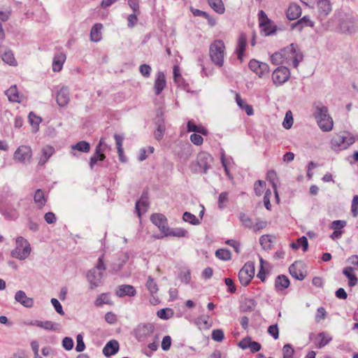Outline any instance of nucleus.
<instances>
[{
	"label": "nucleus",
	"instance_id": "obj_39",
	"mask_svg": "<svg viewBox=\"0 0 358 358\" xmlns=\"http://www.w3.org/2000/svg\"><path fill=\"white\" fill-rule=\"evenodd\" d=\"M236 101L237 105L242 109L244 110L248 115H252L254 110L252 106L245 102L238 94H236Z\"/></svg>",
	"mask_w": 358,
	"mask_h": 358
},
{
	"label": "nucleus",
	"instance_id": "obj_46",
	"mask_svg": "<svg viewBox=\"0 0 358 358\" xmlns=\"http://www.w3.org/2000/svg\"><path fill=\"white\" fill-rule=\"evenodd\" d=\"M215 256L217 258L223 260L229 261L231 259V253L229 250L221 248L215 251Z\"/></svg>",
	"mask_w": 358,
	"mask_h": 358
},
{
	"label": "nucleus",
	"instance_id": "obj_12",
	"mask_svg": "<svg viewBox=\"0 0 358 358\" xmlns=\"http://www.w3.org/2000/svg\"><path fill=\"white\" fill-rule=\"evenodd\" d=\"M289 273L292 277L299 280H303L307 275L306 271L303 268L302 263L297 261L289 266Z\"/></svg>",
	"mask_w": 358,
	"mask_h": 358
},
{
	"label": "nucleus",
	"instance_id": "obj_40",
	"mask_svg": "<svg viewBox=\"0 0 358 358\" xmlns=\"http://www.w3.org/2000/svg\"><path fill=\"white\" fill-rule=\"evenodd\" d=\"M188 232L183 228H168V231L164 234V236H176V237H186Z\"/></svg>",
	"mask_w": 358,
	"mask_h": 358
},
{
	"label": "nucleus",
	"instance_id": "obj_62",
	"mask_svg": "<svg viewBox=\"0 0 358 358\" xmlns=\"http://www.w3.org/2000/svg\"><path fill=\"white\" fill-rule=\"evenodd\" d=\"M151 66L148 64H143L139 66V71L141 75L145 78H149L151 73Z\"/></svg>",
	"mask_w": 358,
	"mask_h": 358
},
{
	"label": "nucleus",
	"instance_id": "obj_54",
	"mask_svg": "<svg viewBox=\"0 0 358 358\" xmlns=\"http://www.w3.org/2000/svg\"><path fill=\"white\" fill-rule=\"evenodd\" d=\"M293 124V117L292 114L290 110H288L286 114L285 117L284 118L282 125L285 129H290Z\"/></svg>",
	"mask_w": 358,
	"mask_h": 358
},
{
	"label": "nucleus",
	"instance_id": "obj_32",
	"mask_svg": "<svg viewBox=\"0 0 358 358\" xmlns=\"http://www.w3.org/2000/svg\"><path fill=\"white\" fill-rule=\"evenodd\" d=\"M148 192L147 191H143L141 199L136 202L135 205L136 211L139 217L141 216L140 206L146 209L148 207Z\"/></svg>",
	"mask_w": 358,
	"mask_h": 358
},
{
	"label": "nucleus",
	"instance_id": "obj_51",
	"mask_svg": "<svg viewBox=\"0 0 358 358\" xmlns=\"http://www.w3.org/2000/svg\"><path fill=\"white\" fill-rule=\"evenodd\" d=\"M241 270L243 271L251 279L255 275V264L252 262H246Z\"/></svg>",
	"mask_w": 358,
	"mask_h": 358
},
{
	"label": "nucleus",
	"instance_id": "obj_9",
	"mask_svg": "<svg viewBox=\"0 0 358 358\" xmlns=\"http://www.w3.org/2000/svg\"><path fill=\"white\" fill-rule=\"evenodd\" d=\"M339 27L343 33H355L357 30L355 19L350 15L345 14L340 19Z\"/></svg>",
	"mask_w": 358,
	"mask_h": 358
},
{
	"label": "nucleus",
	"instance_id": "obj_25",
	"mask_svg": "<svg viewBox=\"0 0 358 358\" xmlns=\"http://www.w3.org/2000/svg\"><path fill=\"white\" fill-rule=\"evenodd\" d=\"M301 15V8L300 6L295 3H290L286 13L287 19L289 20H294L298 19Z\"/></svg>",
	"mask_w": 358,
	"mask_h": 358
},
{
	"label": "nucleus",
	"instance_id": "obj_52",
	"mask_svg": "<svg viewBox=\"0 0 358 358\" xmlns=\"http://www.w3.org/2000/svg\"><path fill=\"white\" fill-rule=\"evenodd\" d=\"M259 243L264 250H270L272 248V241L270 235L262 236L259 238Z\"/></svg>",
	"mask_w": 358,
	"mask_h": 358
},
{
	"label": "nucleus",
	"instance_id": "obj_42",
	"mask_svg": "<svg viewBox=\"0 0 358 358\" xmlns=\"http://www.w3.org/2000/svg\"><path fill=\"white\" fill-rule=\"evenodd\" d=\"M114 138L115 140V143H116V145H117V153L119 155V159L122 162H125L126 158L124 156V150L122 148L123 137L121 136L120 135L115 134L114 135Z\"/></svg>",
	"mask_w": 358,
	"mask_h": 358
},
{
	"label": "nucleus",
	"instance_id": "obj_29",
	"mask_svg": "<svg viewBox=\"0 0 358 358\" xmlns=\"http://www.w3.org/2000/svg\"><path fill=\"white\" fill-rule=\"evenodd\" d=\"M194 323L199 327V329H208L213 325V322L208 315H202L196 318Z\"/></svg>",
	"mask_w": 358,
	"mask_h": 358
},
{
	"label": "nucleus",
	"instance_id": "obj_31",
	"mask_svg": "<svg viewBox=\"0 0 358 358\" xmlns=\"http://www.w3.org/2000/svg\"><path fill=\"white\" fill-rule=\"evenodd\" d=\"M66 60V55L63 52L55 55L52 62V70L59 72L62 70L63 64Z\"/></svg>",
	"mask_w": 358,
	"mask_h": 358
},
{
	"label": "nucleus",
	"instance_id": "obj_36",
	"mask_svg": "<svg viewBox=\"0 0 358 358\" xmlns=\"http://www.w3.org/2000/svg\"><path fill=\"white\" fill-rule=\"evenodd\" d=\"M8 99L11 102L20 103L19 92L15 85H12L9 89L5 92Z\"/></svg>",
	"mask_w": 358,
	"mask_h": 358
},
{
	"label": "nucleus",
	"instance_id": "obj_16",
	"mask_svg": "<svg viewBox=\"0 0 358 358\" xmlns=\"http://www.w3.org/2000/svg\"><path fill=\"white\" fill-rule=\"evenodd\" d=\"M212 161V158L210 155L203 152L200 153L198 156L196 165L199 167V170L202 171L203 173H206L207 171L210 167V162Z\"/></svg>",
	"mask_w": 358,
	"mask_h": 358
},
{
	"label": "nucleus",
	"instance_id": "obj_53",
	"mask_svg": "<svg viewBox=\"0 0 358 358\" xmlns=\"http://www.w3.org/2000/svg\"><path fill=\"white\" fill-rule=\"evenodd\" d=\"M318 337L320 338V341L317 344L319 348H322L327 345L332 339L331 336H327L325 332H320L318 334Z\"/></svg>",
	"mask_w": 358,
	"mask_h": 358
},
{
	"label": "nucleus",
	"instance_id": "obj_18",
	"mask_svg": "<svg viewBox=\"0 0 358 358\" xmlns=\"http://www.w3.org/2000/svg\"><path fill=\"white\" fill-rule=\"evenodd\" d=\"M28 324L31 326H36L50 331H57L59 329V324L48 320L43 322L40 320H32L28 323Z\"/></svg>",
	"mask_w": 358,
	"mask_h": 358
},
{
	"label": "nucleus",
	"instance_id": "obj_35",
	"mask_svg": "<svg viewBox=\"0 0 358 358\" xmlns=\"http://www.w3.org/2000/svg\"><path fill=\"white\" fill-rule=\"evenodd\" d=\"M187 130L188 132H195L206 136L208 130L201 125H196L193 121L189 120L187 124Z\"/></svg>",
	"mask_w": 358,
	"mask_h": 358
},
{
	"label": "nucleus",
	"instance_id": "obj_63",
	"mask_svg": "<svg viewBox=\"0 0 358 358\" xmlns=\"http://www.w3.org/2000/svg\"><path fill=\"white\" fill-rule=\"evenodd\" d=\"M76 350L78 352H83L85 349V344L83 341V337L81 334H78L76 337Z\"/></svg>",
	"mask_w": 358,
	"mask_h": 358
},
{
	"label": "nucleus",
	"instance_id": "obj_3",
	"mask_svg": "<svg viewBox=\"0 0 358 358\" xmlns=\"http://www.w3.org/2000/svg\"><path fill=\"white\" fill-rule=\"evenodd\" d=\"M314 116L317 120L319 127L323 131H329L332 130L334 122L329 114V110L327 106H317Z\"/></svg>",
	"mask_w": 358,
	"mask_h": 358
},
{
	"label": "nucleus",
	"instance_id": "obj_22",
	"mask_svg": "<svg viewBox=\"0 0 358 358\" xmlns=\"http://www.w3.org/2000/svg\"><path fill=\"white\" fill-rule=\"evenodd\" d=\"M115 294L119 297L134 296L136 294L135 287L130 285H122L117 287Z\"/></svg>",
	"mask_w": 358,
	"mask_h": 358
},
{
	"label": "nucleus",
	"instance_id": "obj_26",
	"mask_svg": "<svg viewBox=\"0 0 358 358\" xmlns=\"http://www.w3.org/2000/svg\"><path fill=\"white\" fill-rule=\"evenodd\" d=\"M306 27H314V22L310 20V17L308 15L303 16L302 18L299 19L296 22L292 24L291 26L292 29H296L299 31H301Z\"/></svg>",
	"mask_w": 358,
	"mask_h": 358
},
{
	"label": "nucleus",
	"instance_id": "obj_21",
	"mask_svg": "<svg viewBox=\"0 0 358 358\" xmlns=\"http://www.w3.org/2000/svg\"><path fill=\"white\" fill-rule=\"evenodd\" d=\"M166 85L165 75L163 72L159 71L157 74L154 84V90L155 95L158 96L161 94Z\"/></svg>",
	"mask_w": 358,
	"mask_h": 358
},
{
	"label": "nucleus",
	"instance_id": "obj_56",
	"mask_svg": "<svg viewBox=\"0 0 358 358\" xmlns=\"http://www.w3.org/2000/svg\"><path fill=\"white\" fill-rule=\"evenodd\" d=\"M211 337L214 341L221 342L224 338V331L220 329H214L212 331Z\"/></svg>",
	"mask_w": 358,
	"mask_h": 358
},
{
	"label": "nucleus",
	"instance_id": "obj_14",
	"mask_svg": "<svg viewBox=\"0 0 358 358\" xmlns=\"http://www.w3.org/2000/svg\"><path fill=\"white\" fill-rule=\"evenodd\" d=\"M316 4L318 16L321 20L326 18L332 10V5L329 0H317Z\"/></svg>",
	"mask_w": 358,
	"mask_h": 358
},
{
	"label": "nucleus",
	"instance_id": "obj_30",
	"mask_svg": "<svg viewBox=\"0 0 358 358\" xmlns=\"http://www.w3.org/2000/svg\"><path fill=\"white\" fill-rule=\"evenodd\" d=\"M106 157L102 150L95 149L94 153L90 158L89 166L90 169L92 170L98 162H103Z\"/></svg>",
	"mask_w": 358,
	"mask_h": 358
},
{
	"label": "nucleus",
	"instance_id": "obj_4",
	"mask_svg": "<svg viewBox=\"0 0 358 358\" xmlns=\"http://www.w3.org/2000/svg\"><path fill=\"white\" fill-rule=\"evenodd\" d=\"M225 45L222 40H216L210 45V57L211 61L220 67L224 64Z\"/></svg>",
	"mask_w": 358,
	"mask_h": 358
},
{
	"label": "nucleus",
	"instance_id": "obj_8",
	"mask_svg": "<svg viewBox=\"0 0 358 358\" xmlns=\"http://www.w3.org/2000/svg\"><path fill=\"white\" fill-rule=\"evenodd\" d=\"M32 157V150L30 146L20 145L14 152L13 159L21 163L29 162Z\"/></svg>",
	"mask_w": 358,
	"mask_h": 358
},
{
	"label": "nucleus",
	"instance_id": "obj_20",
	"mask_svg": "<svg viewBox=\"0 0 358 358\" xmlns=\"http://www.w3.org/2000/svg\"><path fill=\"white\" fill-rule=\"evenodd\" d=\"M15 300L25 308H31L34 306V299L27 296L22 290H19L15 293Z\"/></svg>",
	"mask_w": 358,
	"mask_h": 358
},
{
	"label": "nucleus",
	"instance_id": "obj_13",
	"mask_svg": "<svg viewBox=\"0 0 358 358\" xmlns=\"http://www.w3.org/2000/svg\"><path fill=\"white\" fill-rule=\"evenodd\" d=\"M151 222L157 226L160 231L164 235L168 231V221L166 216L161 213H154L150 216Z\"/></svg>",
	"mask_w": 358,
	"mask_h": 358
},
{
	"label": "nucleus",
	"instance_id": "obj_1",
	"mask_svg": "<svg viewBox=\"0 0 358 358\" xmlns=\"http://www.w3.org/2000/svg\"><path fill=\"white\" fill-rule=\"evenodd\" d=\"M288 57L292 58V65L294 68H297L303 59V55L298 49L296 44L291 43L280 52H276L271 55V62L275 65L280 64H282L283 59H288Z\"/></svg>",
	"mask_w": 358,
	"mask_h": 358
},
{
	"label": "nucleus",
	"instance_id": "obj_24",
	"mask_svg": "<svg viewBox=\"0 0 358 358\" xmlns=\"http://www.w3.org/2000/svg\"><path fill=\"white\" fill-rule=\"evenodd\" d=\"M30 252L31 247L29 243H27V245H25L23 248L17 247L15 249L13 250L11 252V256L14 258L24 260L28 257Z\"/></svg>",
	"mask_w": 358,
	"mask_h": 358
},
{
	"label": "nucleus",
	"instance_id": "obj_57",
	"mask_svg": "<svg viewBox=\"0 0 358 358\" xmlns=\"http://www.w3.org/2000/svg\"><path fill=\"white\" fill-rule=\"evenodd\" d=\"M294 350L290 344H285L282 348L283 358H293Z\"/></svg>",
	"mask_w": 358,
	"mask_h": 358
},
{
	"label": "nucleus",
	"instance_id": "obj_6",
	"mask_svg": "<svg viewBox=\"0 0 358 358\" xmlns=\"http://www.w3.org/2000/svg\"><path fill=\"white\" fill-rule=\"evenodd\" d=\"M290 78L289 69L286 66H278L272 73L273 84L276 86L281 85L287 82Z\"/></svg>",
	"mask_w": 358,
	"mask_h": 358
},
{
	"label": "nucleus",
	"instance_id": "obj_47",
	"mask_svg": "<svg viewBox=\"0 0 358 358\" xmlns=\"http://www.w3.org/2000/svg\"><path fill=\"white\" fill-rule=\"evenodd\" d=\"M229 201V192H223L220 194L217 200L218 208L220 210L224 209L227 206Z\"/></svg>",
	"mask_w": 358,
	"mask_h": 358
},
{
	"label": "nucleus",
	"instance_id": "obj_49",
	"mask_svg": "<svg viewBox=\"0 0 358 358\" xmlns=\"http://www.w3.org/2000/svg\"><path fill=\"white\" fill-rule=\"evenodd\" d=\"M29 122L35 131L38 130L39 124L41 122V118L35 115L34 112H30L28 116Z\"/></svg>",
	"mask_w": 358,
	"mask_h": 358
},
{
	"label": "nucleus",
	"instance_id": "obj_38",
	"mask_svg": "<svg viewBox=\"0 0 358 358\" xmlns=\"http://www.w3.org/2000/svg\"><path fill=\"white\" fill-rule=\"evenodd\" d=\"M54 148L52 146L46 145L42 148L41 150V157L39 159L38 164L40 165H44L48 159L54 153Z\"/></svg>",
	"mask_w": 358,
	"mask_h": 358
},
{
	"label": "nucleus",
	"instance_id": "obj_44",
	"mask_svg": "<svg viewBox=\"0 0 358 358\" xmlns=\"http://www.w3.org/2000/svg\"><path fill=\"white\" fill-rule=\"evenodd\" d=\"M71 148L73 150L87 153L90 150V144L85 141H81L74 145H71Z\"/></svg>",
	"mask_w": 358,
	"mask_h": 358
},
{
	"label": "nucleus",
	"instance_id": "obj_17",
	"mask_svg": "<svg viewBox=\"0 0 358 358\" xmlns=\"http://www.w3.org/2000/svg\"><path fill=\"white\" fill-rule=\"evenodd\" d=\"M57 103L61 106H66L70 101L69 90L67 87H62L57 93Z\"/></svg>",
	"mask_w": 358,
	"mask_h": 358
},
{
	"label": "nucleus",
	"instance_id": "obj_27",
	"mask_svg": "<svg viewBox=\"0 0 358 358\" xmlns=\"http://www.w3.org/2000/svg\"><path fill=\"white\" fill-rule=\"evenodd\" d=\"M0 55L4 62L11 66L17 64L13 53L10 50H6L3 45H0Z\"/></svg>",
	"mask_w": 358,
	"mask_h": 358
},
{
	"label": "nucleus",
	"instance_id": "obj_41",
	"mask_svg": "<svg viewBox=\"0 0 358 358\" xmlns=\"http://www.w3.org/2000/svg\"><path fill=\"white\" fill-rule=\"evenodd\" d=\"M34 200L39 208H42L47 202V199L45 196V194L41 189L36 190Z\"/></svg>",
	"mask_w": 358,
	"mask_h": 358
},
{
	"label": "nucleus",
	"instance_id": "obj_19",
	"mask_svg": "<svg viewBox=\"0 0 358 358\" xmlns=\"http://www.w3.org/2000/svg\"><path fill=\"white\" fill-rule=\"evenodd\" d=\"M120 345L117 341L110 340L103 347L102 352L105 357H109L117 353Z\"/></svg>",
	"mask_w": 358,
	"mask_h": 358
},
{
	"label": "nucleus",
	"instance_id": "obj_23",
	"mask_svg": "<svg viewBox=\"0 0 358 358\" xmlns=\"http://www.w3.org/2000/svg\"><path fill=\"white\" fill-rule=\"evenodd\" d=\"M246 44H247L246 35L243 33H241L239 35L238 42H237V46L236 48V53L237 55V57L239 60H241V62H242L243 57L244 56Z\"/></svg>",
	"mask_w": 358,
	"mask_h": 358
},
{
	"label": "nucleus",
	"instance_id": "obj_58",
	"mask_svg": "<svg viewBox=\"0 0 358 358\" xmlns=\"http://www.w3.org/2000/svg\"><path fill=\"white\" fill-rule=\"evenodd\" d=\"M266 186V182L263 180H257L255 183V192L257 196H261L264 192V188Z\"/></svg>",
	"mask_w": 358,
	"mask_h": 358
},
{
	"label": "nucleus",
	"instance_id": "obj_34",
	"mask_svg": "<svg viewBox=\"0 0 358 358\" xmlns=\"http://www.w3.org/2000/svg\"><path fill=\"white\" fill-rule=\"evenodd\" d=\"M259 27L262 28V31L264 32L265 36L274 34L277 31L276 25L273 24L271 20L268 22L261 21L259 22Z\"/></svg>",
	"mask_w": 358,
	"mask_h": 358
},
{
	"label": "nucleus",
	"instance_id": "obj_64",
	"mask_svg": "<svg viewBox=\"0 0 358 358\" xmlns=\"http://www.w3.org/2000/svg\"><path fill=\"white\" fill-rule=\"evenodd\" d=\"M268 333L273 337L274 339H278L279 337V329L278 324H272L268 328Z\"/></svg>",
	"mask_w": 358,
	"mask_h": 358
},
{
	"label": "nucleus",
	"instance_id": "obj_33",
	"mask_svg": "<svg viewBox=\"0 0 358 358\" xmlns=\"http://www.w3.org/2000/svg\"><path fill=\"white\" fill-rule=\"evenodd\" d=\"M257 303L253 299L245 298L241 302L240 308L242 312H252L255 310Z\"/></svg>",
	"mask_w": 358,
	"mask_h": 358
},
{
	"label": "nucleus",
	"instance_id": "obj_15",
	"mask_svg": "<svg viewBox=\"0 0 358 358\" xmlns=\"http://www.w3.org/2000/svg\"><path fill=\"white\" fill-rule=\"evenodd\" d=\"M346 224L347 222L345 220H338L333 221L329 226V228L334 230L332 234L330 235V238L332 240L340 238L343 233L342 229H343Z\"/></svg>",
	"mask_w": 358,
	"mask_h": 358
},
{
	"label": "nucleus",
	"instance_id": "obj_50",
	"mask_svg": "<svg viewBox=\"0 0 358 358\" xmlns=\"http://www.w3.org/2000/svg\"><path fill=\"white\" fill-rule=\"evenodd\" d=\"M145 286L151 295L156 294L159 290L157 283L150 275L148 278Z\"/></svg>",
	"mask_w": 358,
	"mask_h": 358
},
{
	"label": "nucleus",
	"instance_id": "obj_37",
	"mask_svg": "<svg viewBox=\"0 0 358 358\" xmlns=\"http://www.w3.org/2000/svg\"><path fill=\"white\" fill-rule=\"evenodd\" d=\"M103 28V25L101 23H96L92 27L90 31V39L94 42H99L101 39V30Z\"/></svg>",
	"mask_w": 358,
	"mask_h": 358
},
{
	"label": "nucleus",
	"instance_id": "obj_2",
	"mask_svg": "<svg viewBox=\"0 0 358 358\" xmlns=\"http://www.w3.org/2000/svg\"><path fill=\"white\" fill-rule=\"evenodd\" d=\"M106 269V266L103 262V255H102L99 257L96 266L87 273L86 278L90 284V289L93 290L103 284V272Z\"/></svg>",
	"mask_w": 358,
	"mask_h": 358
},
{
	"label": "nucleus",
	"instance_id": "obj_10",
	"mask_svg": "<svg viewBox=\"0 0 358 358\" xmlns=\"http://www.w3.org/2000/svg\"><path fill=\"white\" fill-rule=\"evenodd\" d=\"M156 129L154 132L155 138L157 141H161L165 133L166 127L164 123V115L162 110H158L155 119Z\"/></svg>",
	"mask_w": 358,
	"mask_h": 358
},
{
	"label": "nucleus",
	"instance_id": "obj_7",
	"mask_svg": "<svg viewBox=\"0 0 358 358\" xmlns=\"http://www.w3.org/2000/svg\"><path fill=\"white\" fill-rule=\"evenodd\" d=\"M248 67L259 78H263L267 76L269 73L268 65L265 62H261L255 59H252L249 62Z\"/></svg>",
	"mask_w": 358,
	"mask_h": 358
},
{
	"label": "nucleus",
	"instance_id": "obj_11",
	"mask_svg": "<svg viewBox=\"0 0 358 358\" xmlns=\"http://www.w3.org/2000/svg\"><path fill=\"white\" fill-rule=\"evenodd\" d=\"M155 330L154 325L152 323H144L138 325L135 329L136 338L141 341L150 336Z\"/></svg>",
	"mask_w": 358,
	"mask_h": 358
},
{
	"label": "nucleus",
	"instance_id": "obj_59",
	"mask_svg": "<svg viewBox=\"0 0 358 358\" xmlns=\"http://www.w3.org/2000/svg\"><path fill=\"white\" fill-rule=\"evenodd\" d=\"M238 280L242 285L247 286L252 279L243 271L240 270L238 272Z\"/></svg>",
	"mask_w": 358,
	"mask_h": 358
},
{
	"label": "nucleus",
	"instance_id": "obj_43",
	"mask_svg": "<svg viewBox=\"0 0 358 358\" xmlns=\"http://www.w3.org/2000/svg\"><path fill=\"white\" fill-rule=\"evenodd\" d=\"M209 6L217 13L223 14L225 8L222 0H208Z\"/></svg>",
	"mask_w": 358,
	"mask_h": 358
},
{
	"label": "nucleus",
	"instance_id": "obj_55",
	"mask_svg": "<svg viewBox=\"0 0 358 358\" xmlns=\"http://www.w3.org/2000/svg\"><path fill=\"white\" fill-rule=\"evenodd\" d=\"M140 14V12H133L132 14H130L128 17H127V27L130 29L133 28L136 24L138 22V15Z\"/></svg>",
	"mask_w": 358,
	"mask_h": 358
},
{
	"label": "nucleus",
	"instance_id": "obj_61",
	"mask_svg": "<svg viewBox=\"0 0 358 358\" xmlns=\"http://www.w3.org/2000/svg\"><path fill=\"white\" fill-rule=\"evenodd\" d=\"M351 213L354 217L358 216V195H355L351 204Z\"/></svg>",
	"mask_w": 358,
	"mask_h": 358
},
{
	"label": "nucleus",
	"instance_id": "obj_28",
	"mask_svg": "<svg viewBox=\"0 0 358 358\" xmlns=\"http://www.w3.org/2000/svg\"><path fill=\"white\" fill-rule=\"evenodd\" d=\"M290 285V281L287 276L279 275L275 280V288L277 292L282 291L287 289Z\"/></svg>",
	"mask_w": 358,
	"mask_h": 358
},
{
	"label": "nucleus",
	"instance_id": "obj_5",
	"mask_svg": "<svg viewBox=\"0 0 358 358\" xmlns=\"http://www.w3.org/2000/svg\"><path fill=\"white\" fill-rule=\"evenodd\" d=\"M355 143L353 136H347L344 134H336L331 139V148L334 151H341L347 149Z\"/></svg>",
	"mask_w": 358,
	"mask_h": 358
},
{
	"label": "nucleus",
	"instance_id": "obj_45",
	"mask_svg": "<svg viewBox=\"0 0 358 358\" xmlns=\"http://www.w3.org/2000/svg\"><path fill=\"white\" fill-rule=\"evenodd\" d=\"M103 304H111L109 293L99 294L94 301V305L97 307H101Z\"/></svg>",
	"mask_w": 358,
	"mask_h": 358
},
{
	"label": "nucleus",
	"instance_id": "obj_48",
	"mask_svg": "<svg viewBox=\"0 0 358 358\" xmlns=\"http://www.w3.org/2000/svg\"><path fill=\"white\" fill-rule=\"evenodd\" d=\"M182 220L192 225H199L201 224L200 220L189 212H185L183 213Z\"/></svg>",
	"mask_w": 358,
	"mask_h": 358
},
{
	"label": "nucleus",
	"instance_id": "obj_60",
	"mask_svg": "<svg viewBox=\"0 0 358 358\" xmlns=\"http://www.w3.org/2000/svg\"><path fill=\"white\" fill-rule=\"evenodd\" d=\"M124 264V261L118 259L117 262L112 263L110 265V272L115 273L120 271Z\"/></svg>",
	"mask_w": 358,
	"mask_h": 358
}]
</instances>
